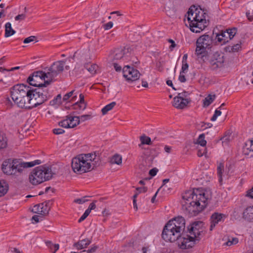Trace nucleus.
<instances>
[{
  "mask_svg": "<svg viewBox=\"0 0 253 253\" xmlns=\"http://www.w3.org/2000/svg\"><path fill=\"white\" fill-rule=\"evenodd\" d=\"M182 199L183 208L196 215L206 208L209 197L204 190L196 188L186 191L182 195Z\"/></svg>",
  "mask_w": 253,
  "mask_h": 253,
  "instance_id": "nucleus-1",
  "label": "nucleus"
},
{
  "mask_svg": "<svg viewBox=\"0 0 253 253\" xmlns=\"http://www.w3.org/2000/svg\"><path fill=\"white\" fill-rule=\"evenodd\" d=\"M185 219L182 216H178L169 220L164 226L162 233V238L166 242H177L178 247L179 240L186 238L185 235H182L185 227Z\"/></svg>",
  "mask_w": 253,
  "mask_h": 253,
  "instance_id": "nucleus-2",
  "label": "nucleus"
},
{
  "mask_svg": "<svg viewBox=\"0 0 253 253\" xmlns=\"http://www.w3.org/2000/svg\"><path fill=\"white\" fill-rule=\"evenodd\" d=\"M22 98L23 105L25 101V106H18L21 108L32 109L37 107L45 102L49 98L48 90L41 88H33L30 87L26 92V95Z\"/></svg>",
  "mask_w": 253,
  "mask_h": 253,
  "instance_id": "nucleus-3",
  "label": "nucleus"
},
{
  "mask_svg": "<svg viewBox=\"0 0 253 253\" xmlns=\"http://www.w3.org/2000/svg\"><path fill=\"white\" fill-rule=\"evenodd\" d=\"M204 223L198 221L192 223L188 227L189 235H185L186 238H181L179 240L181 249L192 248L198 243L201 239V235L204 231L203 228Z\"/></svg>",
  "mask_w": 253,
  "mask_h": 253,
  "instance_id": "nucleus-4",
  "label": "nucleus"
},
{
  "mask_svg": "<svg viewBox=\"0 0 253 253\" xmlns=\"http://www.w3.org/2000/svg\"><path fill=\"white\" fill-rule=\"evenodd\" d=\"M55 174L50 167L40 166L35 168L29 175L30 182L33 185H38L45 181L50 180Z\"/></svg>",
  "mask_w": 253,
  "mask_h": 253,
  "instance_id": "nucleus-5",
  "label": "nucleus"
},
{
  "mask_svg": "<svg viewBox=\"0 0 253 253\" xmlns=\"http://www.w3.org/2000/svg\"><path fill=\"white\" fill-rule=\"evenodd\" d=\"M212 44V39L208 35L200 36L196 42L195 54L197 58L203 62H205L208 59L207 49H210Z\"/></svg>",
  "mask_w": 253,
  "mask_h": 253,
  "instance_id": "nucleus-6",
  "label": "nucleus"
},
{
  "mask_svg": "<svg viewBox=\"0 0 253 253\" xmlns=\"http://www.w3.org/2000/svg\"><path fill=\"white\" fill-rule=\"evenodd\" d=\"M27 82L33 86L42 88L52 83V80L49 79L47 73L42 71L33 72L27 79Z\"/></svg>",
  "mask_w": 253,
  "mask_h": 253,
  "instance_id": "nucleus-7",
  "label": "nucleus"
},
{
  "mask_svg": "<svg viewBox=\"0 0 253 253\" xmlns=\"http://www.w3.org/2000/svg\"><path fill=\"white\" fill-rule=\"evenodd\" d=\"M99 152L80 154V173H84L92 169V166H95L99 161Z\"/></svg>",
  "mask_w": 253,
  "mask_h": 253,
  "instance_id": "nucleus-8",
  "label": "nucleus"
},
{
  "mask_svg": "<svg viewBox=\"0 0 253 253\" xmlns=\"http://www.w3.org/2000/svg\"><path fill=\"white\" fill-rule=\"evenodd\" d=\"M30 86L24 84H17L12 86L10 89V96L13 102L17 105L18 106H22L23 101L22 98H23L26 94ZM25 102H24L23 106H25Z\"/></svg>",
  "mask_w": 253,
  "mask_h": 253,
  "instance_id": "nucleus-9",
  "label": "nucleus"
},
{
  "mask_svg": "<svg viewBox=\"0 0 253 253\" xmlns=\"http://www.w3.org/2000/svg\"><path fill=\"white\" fill-rule=\"evenodd\" d=\"M1 169L7 175L15 174L17 172H21L19 161L17 159H7L4 161L1 166Z\"/></svg>",
  "mask_w": 253,
  "mask_h": 253,
  "instance_id": "nucleus-10",
  "label": "nucleus"
},
{
  "mask_svg": "<svg viewBox=\"0 0 253 253\" xmlns=\"http://www.w3.org/2000/svg\"><path fill=\"white\" fill-rule=\"evenodd\" d=\"M65 62L63 60H60L54 62L49 67L48 71L46 72L49 79L52 80L61 73L64 70Z\"/></svg>",
  "mask_w": 253,
  "mask_h": 253,
  "instance_id": "nucleus-11",
  "label": "nucleus"
},
{
  "mask_svg": "<svg viewBox=\"0 0 253 253\" xmlns=\"http://www.w3.org/2000/svg\"><path fill=\"white\" fill-rule=\"evenodd\" d=\"M237 28L228 29L222 31L216 35V39L221 44H225L233 38L237 32Z\"/></svg>",
  "mask_w": 253,
  "mask_h": 253,
  "instance_id": "nucleus-12",
  "label": "nucleus"
},
{
  "mask_svg": "<svg viewBox=\"0 0 253 253\" xmlns=\"http://www.w3.org/2000/svg\"><path fill=\"white\" fill-rule=\"evenodd\" d=\"M224 61V56L221 52L216 51L214 52L210 57L209 62L211 67L213 70L223 66Z\"/></svg>",
  "mask_w": 253,
  "mask_h": 253,
  "instance_id": "nucleus-13",
  "label": "nucleus"
},
{
  "mask_svg": "<svg viewBox=\"0 0 253 253\" xmlns=\"http://www.w3.org/2000/svg\"><path fill=\"white\" fill-rule=\"evenodd\" d=\"M123 76L128 82L137 80L140 77L139 72L133 67L128 65L125 66L123 69Z\"/></svg>",
  "mask_w": 253,
  "mask_h": 253,
  "instance_id": "nucleus-14",
  "label": "nucleus"
},
{
  "mask_svg": "<svg viewBox=\"0 0 253 253\" xmlns=\"http://www.w3.org/2000/svg\"><path fill=\"white\" fill-rule=\"evenodd\" d=\"M130 54V48L129 47H121L115 49L113 53L110 55V58L113 61L123 58L126 59V57L129 56Z\"/></svg>",
  "mask_w": 253,
  "mask_h": 253,
  "instance_id": "nucleus-15",
  "label": "nucleus"
},
{
  "mask_svg": "<svg viewBox=\"0 0 253 253\" xmlns=\"http://www.w3.org/2000/svg\"><path fill=\"white\" fill-rule=\"evenodd\" d=\"M188 17L187 19L189 24L190 29L191 31L194 33H200V28H199L196 24V15L195 14V10H194L192 7H191L187 12Z\"/></svg>",
  "mask_w": 253,
  "mask_h": 253,
  "instance_id": "nucleus-16",
  "label": "nucleus"
},
{
  "mask_svg": "<svg viewBox=\"0 0 253 253\" xmlns=\"http://www.w3.org/2000/svg\"><path fill=\"white\" fill-rule=\"evenodd\" d=\"M195 14L196 15V26L198 27L199 28H200V32L202 31L204 28L206 27L205 24L206 23V13H204L203 11H200L198 9H195Z\"/></svg>",
  "mask_w": 253,
  "mask_h": 253,
  "instance_id": "nucleus-17",
  "label": "nucleus"
},
{
  "mask_svg": "<svg viewBox=\"0 0 253 253\" xmlns=\"http://www.w3.org/2000/svg\"><path fill=\"white\" fill-rule=\"evenodd\" d=\"M226 216L222 213H213L211 217V225L210 230L212 231L215 225L220 222H223Z\"/></svg>",
  "mask_w": 253,
  "mask_h": 253,
  "instance_id": "nucleus-18",
  "label": "nucleus"
},
{
  "mask_svg": "<svg viewBox=\"0 0 253 253\" xmlns=\"http://www.w3.org/2000/svg\"><path fill=\"white\" fill-rule=\"evenodd\" d=\"M189 99H181L180 96H176L173 98V105L177 109H182L185 108L190 102Z\"/></svg>",
  "mask_w": 253,
  "mask_h": 253,
  "instance_id": "nucleus-19",
  "label": "nucleus"
},
{
  "mask_svg": "<svg viewBox=\"0 0 253 253\" xmlns=\"http://www.w3.org/2000/svg\"><path fill=\"white\" fill-rule=\"evenodd\" d=\"M243 154L249 157H253V140H247L243 147Z\"/></svg>",
  "mask_w": 253,
  "mask_h": 253,
  "instance_id": "nucleus-20",
  "label": "nucleus"
},
{
  "mask_svg": "<svg viewBox=\"0 0 253 253\" xmlns=\"http://www.w3.org/2000/svg\"><path fill=\"white\" fill-rule=\"evenodd\" d=\"M243 218L248 222H253V206L247 207L244 211Z\"/></svg>",
  "mask_w": 253,
  "mask_h": 253,
  "instance_id": "nucleus-21",
  "label": "nucleus"
},
{
  "mask_svg": "<svg viewBox=\"0 0 253 253\" xmlns=\"http://www.w3.org/2000/svg\"><path fill=\"white\" fill-rule=\"evenodd\" d=\"M20 168H21V172L23 171L24 168H31L35 166L36 165H39L42 163V162L40 160H37L33 162H22L19 161Z\"/></svg>",
  "mask_w": 253,
  "mask_h": 253,
  "instance_id": "nucleus-22",
  "label": "nucleus"
},
{
  "mask_svg": "<svg viewBox=\"0 0 253 253\" xmlns=\"http://www.w3.org/2000/svg\"><path fill=\"white\" fill-rule=\"evenodd\" d=\"M71 167L73 171L78 173V172L79 171V155L72 159Z\"/></svg>",
  "mask_w": 253,
  "mask_h": 253,
  "instance_id": "nucleus-23",
  "label": "nucleus"
},
{
  "mask_svg": "<svg viewBox=\"0 0 253 253\" xmlns=\"http://www.w3.org/2000/svg\"><path fill=\"white\" fill-rule=\"evenodd\" d=\"M84 66L85 69L92 75L96 74L98 68V66L96 64H91L90 62L85 63Z\"/></svg>",
  "mask_w": 253,
  "mask_h": 253,
  "instance_id": "nucleus-24",
  "label": "nucleus"
},
{
  "mask_svg": "<svg viewBox=\"0 0 253 253\" xmlns=\"http://www.w3.org/2000/svg\"><path fill=\"white\" fill-rule=\"evenodd\" d=\"M8 188V184L5 180H0V197L3 196L6 194Z\"/></svg>",
  "mask_w": 253,
  "mask_h": 253,
  "instance_id": "nucleus-25",
  "label": "nucleus"
},
{
  "mask_svg": "<svg viewBox=\"0 0 253 253\" xmlns=\"http://www.w3.org/2000/svg\"><path fill=\"white\" fill-rule=\"evenodd\" d=\"M217 173L218 177V181L220 184H222V176H224V165L223 163H220L217 168Z\"/></svg>",
  "mask_w": 253,
  "mask_h": 253,
  "instance_id": "nucleus-26",
  "label": "nucleus"
},
{
  "mask_svg": "<svg viewBox=\"0 0 253 253\" xmlns=\"http://www.w3.org/2000/svg\"><path fill=\"white\" fill-rule=\"evenodd\" d=\"M95 208L96 205L94 203H90L88 208L86 210L84 213L80 217V222L84 220L89 214L91 210L95 209Z\"/></svg>",
  "mask_w": 253,
  "mask_h": 253,
  "instance_id": "nucleus-27",
  "label": "nucleus"
},
{
  "mask_svg": "<svg viewBox=\"0 0 253 253\" xmlns=\"http://www.w3.org/2000/svg\"><path fill=\"white\" fill-rule=\"evenodd\" d=\"M78 91H76L75 89L73 90L72 91L66 93L63 98V101L68 100L69 98L72 97L71 100L74 101L76 100L77 98L78 95Z\"/></svg>",
  "mask_w": 253,
  "mask_h": 253,
  "instance_id": "nucleus-28",
  "label": "nucleus"
},
{
  "mask_svg": "<svg viewBox=\"0 0 253 253\" xmlns=\"http://www.w3.org/2000/svg\"><path fill=\"white\" fill-rule=\"evenodd\" d=\"M5 37H9L13 35L15 33V31L12 29L11 25L10 22H7L5 25Z\"/></svg>",
  "mask_w": 253,
  "mask_h": 253,
  "instance_id": "nucleus-29",
  "label": "nucleus"
},
{
  "mask_svg": "<svg viewBox=\"0 0 253 253\" xmlns=\"http://www.w3.org/2000/svg\"><path fill=\"white\" fill-rule=\"evenodd\" d=\"M215 99V95L214 94H209L203 100V106L205 107L209 106L211 104Z\"/></svg>",
  "mask_w": 253,
  "mask_h": 253,
  "instance_id": "nucleus-30",
  "label": "nucleus"
},
{
  "mask_svg": "<svg viewBox=\"0 0 253 253\" xmlns=\"http://www.w3.org/2000/svg\"><path fill=\"white\" fill-rule=\"evenodd\" d=\"M41 208V210H38L39 213L42 215H46L48 214L49 208L46 206L44 203H42L38 206V208Z\"/></svg>",
  "mask_w": 253,
  "mask_h": 253,
  "instance_id": "nucleus-31",
  "label": "nucleus"
},
{
  "mask_svg": "<svg viewBox=\"0 0 253 253\" xmlns=\"http://www.w3.org/2000/svg\"><path fill=\"white\" fill-rule=\"evenodd\" d=\"M46 245L50 249L52 253H55L56 251L59 249V244H53L51 241H47L45 242Z\"/></svg>",
  "mask_w": 253,
  "mask_h": 253,
  "instance_id": "nucleus-32",
  "label": "nucleus"
},
{
  "mask_svg": "<svg viewBox=\"0 0 253 253\" xmlns=\"http://www.w3.org/2000/svg\"><path fill=\"white\" fill-rule=\"evenodd\" d=\"M241 48V45L240 43H237L232 46H228L226 47L227 51L229 52H235L238 51V50Z\"/></svg>",
  "mask_w": 253,
  "mask_h": 253,
  "instance_id": "nucleus-33",
  "label": "nucleus"
},
{
  "mask_svg": "<svg viewBox=\"0 0 253 253\" xmlns=\"http://www.w3.org/2000/svg\"><path fill=\"white\" fill-rule=\"evenodd\" d=\"M69 119H66L65 120H64L63 121H60L59 122V125L65 128H73L75 126V125H73L71 123H69Z\"/></svg>",
  "mask_w": 253,
  "mask_h": 253,
  "instance_id": "nucleus-34",
  "label": "nucleus"
},
{
  "mask_svg": "<svg viewBox=\"0 0 253 253\" xmlns=\"http://www.w3.org/2000/svg\"><path fill=\"white\" fill-rule=\"evenodd\" d=\"M122 162V156L118 154L114 155L110 160V163L112 164L120 165Z\"/></svg>",
  "mask_w": 253,
  "mask_h": 253,
  "instance_id": "nucleus-35",
  "label": "nucleus"
},
{
  "mask_svg": "<svg viewBox=\"0 0 253 253\" xmlns=\"http://www.w3.org/2000/svg\"><path fill=\"white\" fill-rule=\"evenodd\" d=\"M116 105V103L115 102H112L110 104L106 105L101 110L102 114L105 115L106 114H107V112L112 110Z\"/></svg>",
  "mask_w": 253,
  "mask_h": 253,
  "instance_id": "nucleus-36",
  "label": "nucleus"
},
{
  "mask_svg": "<svg viewBox=\"0 0 253 253\" xmlns=\"http://www.w3.org/2000/svg\"><path fill=\"white\" fill-rule=\"evenodd\" d=\"M68 119H69V123H71L73 125H75V126L79 124V117L78 116H70L68 117Z\"/></svg>",
  "mask_w": 253,
  "mask_h": 253,
  "instance_id": "nucleus-37",
  "label": "nucleus"
},
{
  "mask_svg": "<svg viewBox=\"0 0 253 253\" xmlns=\"http://www.w3.org/2000/svg\"><path fill=\"white\" fill-rule=\"evenodd\" d=\"M197 143L202 146H205L206 145L207 141L205 140L204 134H201L199 136L197 140Z\"/></svg>",
  "mask_w": 253,
  "mask_h": 253,
  "instance_id": "nucleus-38",
  "label": "nucleus"
},
{
  "mask_svg": "<svg viewBox=\"0 0 253 253\" xmlns=\"http://www.w3.org/2000/svg\"><path fill=\"white\" fill-rule=\"evenodd\" d=\"M140 140L142 144L150 145L151 144V138L144 135L140 137Z\"/></svg>",
  "mask_w": 253,
  "mask_h": 253,
  "instance_id": "nucleus-39",
  "label": "nucleus"
},
{
  "mask_svg": "<svg viewBox=\"0 0 253 253\" xmlns=\"http://www.w3.org/2000/svg\"><path fill=\"white\" fill-rule=\"evenodd\" d=\"M239 242V240L236 237H232L229 238L227 242H226L225 244L228 246L237 244Z\"/></svg>",
  "mask_w": 253,
  "mask_h": 253,
  "instance_id": "nucleus-40",
  "label": "nucleus"
},
{
  "mask_svg": "<svg viewBox=\"0 0 253 253\" xmlns=\"http://www.w3.org/2000/svg\"><path fill=\"white\" fill-rule=\"evenodd\" d=\"M7 145L6 138L1 134L0 132V149L6 147Z\"/></svg>",
  "mask_w": 253,
  "mask_h": 253,
  "instance_id": "nucleus-41",
  "label": "nucleus"
},
{
  "mask_svg": "<svg viewBox=\"0 0 253 253\" xmlns=\"http://www.w3.org/2000/svg\"><path fill=\"white\" fill-rule=\"evenodd\" d=\"M61 102V94H58L56 98L53 99L50 102V105H54L57 104H60Z\"/></svg>",
  "mask_w": 253,
  "mask_h": 253,
  "instance_id": "nucleus-42",
  "label": "nucleus"
},
{
  "mask_svg": "<svg viewBox=\"0 0 253 253\" xmlns=\"http://www.w3.org/2000/svg\"><path fill=\"white\" fill-rule=\"evenodd\" d=\"M86 107V103L85 102L84 95L80 94V109L84 110Z\"/></svg>",
  "mask_w": 253,
  "mask_h": 253,
  "instance_id": "nucleus-43",
  "label": "nucleus"
},
{
  "mask_svg": "<svg viewBox=\"0 0 253 253\" xmlns=\"http://www.w3.org/2000/svg\"><path fill=\"white\" fill-rule=\"evenodd\" d=\"M90 243V241L88 239H83L80 241V250L86 247V246L89 245Z\"/></svg>",
  "mask_w": 253,
  "mask_h": 253,
  "instance_id": "nucleus-44",
  "label": "nucleus"
},
{
  "mask_svg": "<svg viewBox=\"0 0 253 253\" xmlns=\"http://www.w3.org/2000/svg\"><path fill=\"white\" fill-rule=\"evenodd\" d=\"M231 136L229 134H226L224 136H223L221 138V140L222 141V143L225 145L228 144L229 142L231 140Z\"/></svg>",
  "mask_w": 253,
  "mask_h": 253,
  "instance_id": "nucleus-45",
  "label": "nucleus"
},
{
  "mask_svg": "<svg viewBox=\"0 0 253 253\" xmlns=\"http://www.w3.org/2000/svg\"><path fill=\"white\" fill-rule=\"evenodd\" d=\"M221 112L220 111V109H217L215 110L213 115L211 119V121L212 122L215 121L216 120L217 117L221 115Z\"/></svg>",
  "mask_w": 253,
  "mask_h": 253,
  "instance_id": "nucleus-46",
  "label": "nucleus"
},
{
  "mask_svg": "<svg viewBox=\"0 0 253 253\" xmlns=\"http://www.w3.org/2000/svg\"><path fill=\"white\" fill-rule=\"evenodd\" d=\"M92 118L91 115H83L80 116V123L85 121L89 120Z\"/></svg>",
  "mask_w": 253,
  "mask_h": 253,
  "instance_id": "nucleus-47",
  "label": "nucleus"
},
{
  "mask_svg": "<svg viewBox=\"0 0 253 253\" xmlns=\"http://www.w3.org/2000/svg\"><path fill=\"white\" fill-rule=\"evenodd\" d=\"M37 37L35 36H30L26 39H24L23 41V42L24 43H29L32 42H34L35 41H36Z\"/></svg>",
  "mask_w": 253,
  "mask_h": 253,
  "instance_id": "nucleus-48",
  "label": "nucleus"
},
{
  "mask_svg": "<svg viewBox=\"0 0 253 253\" xmlns=\"http://www.w3.org/2000/svg\"><path fill=\"white\" fill-rule=\"evenodd\" d=\"M189 67L188 64L187 63H182L181 70L180 72L185 73L186 71L188 70Z\"/></svg>",
  "mask_w": 253,
  "mask_h": 253,
  "instance_id": "nucleus-49",
  "label": "nucleus"
},
{
  "mask_svg": "<svg viewBox=\"0 0 253 253\" xmlns=\"http://www.w3.org/2000/svg\"><path fill=\"white\" fill-rule=\"evenodd\" d=\"M184 74V73L180 72L178 80L181 83H185L186 81Z\"/></svg>",
  "mask_w": 253,
  "mask_h": 253,
  "instance_id": "nucleus-50",
  "label": "nucleus"
},
{
  "mask_svg": "<svg viewBox=\"0 0 253 253\" xmlns=\"http://www.w3.org/2000/svg\"><path fill=\"white\" fill-rule=\"evenodd\" d=\"M26 15L25 14L23 13L21 14H19L15 17V20L16 21L24 20L26 18Z\"/></svg>",
  "mask_w": 253,
  "mask_h": 253,
  "instance_id": "nucleus-51",
  "label": "nucleus"
},
{
  "mask_svg": "<svg viewBox=\"0 0 253 253\" xmlns=\"http://www.w3.org/2000/svg\"><path fill=\"white\" fill-rule=\"evenodd\" d=\"M188 95V92L186 91H184L181 93H178L177 96H180V98L181 99H187L186 97Z\"/></svg>",
  "mask_w": 253,
  "mask_h": 253,
  "instance_id": "nucleus-52",
  "label": "nucleus"
},
{
  "mask_svg": "<svg viewBox=\"0 0 253 253\" xmlns=\"http://www.w3.org/2000/svg\"><path fill=\"white\" fill-rule=\"evenodd\" d=\"M65 131L62 128H54L53 130V132L55 134H63Z\"/></svg>",
  "mask_w": 253,
  "mask_h": 253,
  "instance_id": "nucleus-53",
  "label": "nucleus"
},
{
  "mask_svg": "<svg viewBox=\"0 0 253 253\" xmlns=\"http://www.w3.org/2000/svg\"><path fill=\"white\" fill-rule=\"evenodd\" d=\"M158 171V169L157 168H153L149 171V173L151 176H154L157 174Z\"/></svg>",
  "mask_w": 253,
  "mask_h": 253,
  "instance_id": "nucleus-54",
  "label": "nucleus"
},
{
  "mask_svg": "<svg viewBox=\"0 0 253 253\" xmlns=\"http://www.w3.org/2000/svg\"><path fill=\"white\" fill-rule=\"evenodd\" d=\"M113 25V23L112 22H109L107 23L104 25V28L105 30H109L110 29Z\"/></svg>",
  "mask_w": 253,
  "mask_h": 253,
  "instance_id": "nucleus-55",
  "label": "nucleus"
},
{
  "mask_svg": "<svg viewBox=\"0 0 253 253\" xmlns=\"http://www.w3.org/2000/svg\"><path fill=\"white\" fill-rule=\"evenodd\" d=\"M136 190L137 191V193H144L147 191V188L146 187H138L136 189Z\"/></svg>",
  "mask_w": 253,
  "mask_h": 253,
  "instance_id": "nucleus-56",
  "label": "nucleus"
},
{
  "mask_svg": "<svg viewBox=\"0 0 253 253\" xmlns=\"http://www.w3.org/2000/svg\"><path fill=\"white\" fill-rule=\"evenodd\" d=\"M168 42L171 43V45L169 46V49L172 50L173 48L176 46V44L174 41L172 39H169Z\"/></svg>",
  "mask_w": 253,
  "mask_h": 253,
  "instance_id": "nucleus-57",
  "label": "nucleus"
},
{
  "mask_svg": "<svg viewBox=\"0 0 253 253\" xmlns=\"http://www.w3.org/2000/svg\"><path fill=\"white\" fill-rule=\"evenodd\" d=\"M247 196L249 197L252 199H253V187L250 190L248 191L247 194Z\"/></svg>",
  "mask_w": 253,
  "mask_h": 253,
  "instance_id": "nucleus-58",
  "label": "nucleus"
},
{
  "mask_svg": "<svg viewBox=\"0 0 253 253\" xmlns=\"http://www.w3.org/2000/svg\"><path fill=\"white\" fill-rule=\"evenodd\" d=\"M89 197L88 196H84L83 198H80V204H83L85 202L88 201L89 200Z\"/></svg>",
  "mask_w": 253,
  "mask_h": 253,
  "instance_id": "nucleus-59",
  "label": "nucleus"
},
{
  "mask_svg": "<svg viewBox=\"0 0 253 253\" xmlns=\"http://www.w3.org/2000/svg\"><path fill=\"white\" fill-rule=\"evenodd\" d=\"M114 67L117 72H120L122 70V67L119 66L118 64L114 63L113 64Z\"/></svg>",
  "mask_w": 253,
  "mask_h": 253,
  "instance_id": "nucleus-60",
  "label": "nucleus"
},
{
  "mask_svg": "<svg viewBox=\"0 0 253 253\" xmlns=\"http://www.w3.org/2000/svg\"><path fill=\"white\" fill-rule=\"evenodd\" d=\"M43 203L45 204L46 206L49 208V210L50 209V207L52 204V200H48L44 202Z\"/></svg>",
  "mask_w": 253,
  "mask_h": 253,
  "instance_id": "nucleus-61",
  "label": "nucleus"
},
{
  "mask_svg": "<svg viewBox=\"0 0 253 253\" xmlns=\"http://www.w3.org/2000/svg\"><path fill=\"white\" fill-rule=\"evenodd\" d=\"M39 215H34V216L32 217V220H34L35 221V222H36V223H38V222H39Z\"/></svg>",
  "mask_w": 253,
  "mask_h": 253,
  "instance_id": "nucleus-62",
  "label": "nucleus"
},
{
  "mask_svg": "<svg viewBox=\"0 0 253 253\" xmlns=\"http://www.w3.org/2000/svg\"><path fill=\"white\" fill-rule=\"evenodd\" d=\"M5 103L8 106H11L12 102L8 97L6 98V100H5Z\"/></svg>",
  "mask_w": 253,
  "mask_h": 253,
  "instance_id": "nucleus-63",
  "label": "nucleus"
},
{
  "mask_svg": "<svg viewBox=\"0 0 253 253\" xmlns=\"http://www.w3.org/2000/svg\"><path fill=\"white\" fill-rule=\"evenodd\" d=\"M171 149V148L168 146H165L164 148L165 151L168 153H170Z\"/></svg>",
  "mask_w": 253,
  "mask_h": 253,
  "instance_id": "nucleus-64",
  "label": "nucleus"
}]
</instances>
